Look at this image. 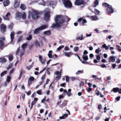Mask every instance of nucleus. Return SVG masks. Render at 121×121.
Returning <instances> with one entry per match:
<instances>
[{
  "label": "nucleus",
  "mask_w": 121,
  "mask_h": 121,
  "mask_svg": "<svg viewBox=\"0 0 121 121\" xmlns=\"http://www.w3.org/2000/svg\"><path fill=\"white\" fill-rule=\"evenodd\" d=\"M56 23H53L51 26L52 27L59 28L61 26L65 25L64 17L62 16L58 15L55 18Z\"/></svg>",
  "instance_id": "obj_1"
},
{
  "label": "nucleus",
  "mask_w": 121,
  "mask_h": 121,
  "mask_svg": "<svg viewBox=\"0 0 121 121\" xmlns=\"http://www.w3.org/2000/svg\"><path fill=\"white\" fill-rule=\"evenodd\" d=\"M42 13L43 12L41 11L32 9L31 11H30L28 12V17L32 15V18L33 19H37L39 17V14Z\"/></svg>",
  "instance_id": "obj_2"
},
{
  "label": "nucleus",
  "mask_w": 121,
  "mask_h": 121,
  "mask_svg": "<svg viewBox=\"0 0 121 121\" xmlns=\"http://www.w3.org/2000/svg\"><path fill=\"white\" fill-rule=\"evenodd\" d=\"M48 27L47 24L43 25L36 29L34 31V33L35 34H38L39 33V31L46 29Z\"/></svg>",
  "instance_id": "obj_3"
},
{
  "label": "nucleus",
  "mask_w": 121,
  "mask_h": 121,
  "mask_svg": "<svg viewBox=\"0 0 121 121\" xmlns=\"http://www.w3.org/2000/svg\"><path fill=\"white\" fill-rule=\"evenodd\" d=\"M45 12L44 14V18L45 20L47 21L48 20L50 17V10L49 9H46L44 11Z\"/></svg>",
  "instance_id": "obj_4"
},
{
  "label": "nucleus",
  "mask_w": 121,
  "mask_h": 121,
  "mask_svg": "<svg viewBox=\"0 0 121 121\" xmlns=\"http://www.w3.org/2000/svg\"><path fill=\"white\" fill-rule=\"evenodd\" d=\"M65 7L67 8H70L72 6V4L69 0H62Z\"/></svg>",
  "instance_id": "obj_5"
},
{
  "label": "nucleus",
  "mask_w": 121,
  "mask_h": 121,
  "mask_svg": "<svg viewBox=\"0 0 121 121\" xmlns=\"http://www.w3.org/2000/svg\"><path fill=\"white\" fill-rule=\"evenodd\" d=\"M28 45V43H25L22 44V49L20 51V56H21L24 54V52L25 51V49L26 48Z\"/></svg>",
  "instance_id": "obj_6"
},
{
  "label": "nucleus",
  "mask_w": 121,
  "mask_h": 121,
  "mask_svg": "<svg viewBox=\"0 0 121 121\" xmlns=\"http://www.w3.org/2000/svg\"><path fill=\"white\" fill-rule=\"evenodd\" d=\"M114 10L111 5L106 3V12L109 13H113Z\"/></svg>",
  "instance_id": "obj_7"
},
{
  "label": "nucleus",
  "mask_w": 121,
  "mask_h": 121,
  "mask_svg": "<svg viewBox=\"0 0 121 121\" xmlns=\"http://www.w3.org/2000/svg\"><path fill=\"white\" fill-rule=\"evenodd\" d=\"M5 39V38L4 37H2L0 38V49L3 48L4 44V41Z\"/></svg>",
  "instance_id": "obj_8"
},
{
  "label": "nucleus",
  "mask_w": 121,
  "mask_h": 121,
  "mask_svg": "<svg viewBox=\"0 0 121 121\" xmlns=\"http://www.w3.org/2000/svg\"><path fill=\"white\" fill-rule=\"evenodd\" d=\"M84 2L83 0H76L74 2V4L76 5H79L83 4Z\"/></svg>",
  "instance_id": "obj_9"
},
{
  "label": "nucleus",
  "mask_w": 121,
  "mask_h": 121,
  "mask_svg": "<svg viewBox=\"0 0 121 121\" xmlns=\"http://www.w3.org/2000/svg\"><path fill=\"white\" fill-rule=\"evenodd\" d=\"M22 15V14L20 12H17L15 14V18L16 19L18 20L21 18Z\"/></svg>",
  "instance_id": "obj_10"
},
{
  "label": "nucleus",
  "mask_w": 121,
  "mask_h": 121,
  "mask_svg": "<svg viewBox=\"0 0 121 121\" xmlns=\"http://www.w3.org/2000/svg\"><path fill=\"white\" fill-rule=\"evenodd\" d=\"M39 61L42 64H44L45 63V61L46 60L45 59L43 58L42 56L40 55H39Z\"/></svg>",
  "instance_id": "obj_11"
},
{
  "label": "nucleus",
  "mask_w": 121,
  "mask_h": 121,
  "mask_svg": "<svg viewBox=\"0 0 121 121\" xmlns=\"http://www.w3.org/2000/svg\"><path fill=\"white\" fill-rule=\"evenodd\" d=\"M55 74L56 75V79L57 81L60 78L61 76L60 74V73L58 71H57L55 72Z\"/></svg>",
  "instance_id": "obj_12"
},
{
  "label": "nucleus",
  "mask_w": 121,
  "mask_h": 121,
  "mask_svg": "<svg viewBox=\"0 0 121 121\" xmlns=\"http://www.w3.org/2000/svg\"><path fill=\"white\" fill-rule=\"evenodd\" d=\"M0 27L1 32L3 33H4L6 29V26L2 24L1 25Z\"/></svg>",
  "instance_id": "obj_13"
},
{
  "label": "nucleus",
  "mask_w": 121,
  "mask_h": 121,
  "mask_svg": "<svg viewBox=\"0 0 121 121\" xmlns=\"http://www.w3.org/2000/svg\"><path fill=\"white\" fill-rule=\"evenodd\" d=\"M15 33L14 31H12L10 35L11 41L10 43H12L13 42L14 38Z\"/></svg>",
  "instance_id": "obj_14"
},
{
  "label": "nucleus",
  "mask_w": 121,
  "mask_h": 121,
  "mask_svg": "<svg viewBox=\"0 0 121 121\" xmlns=\"http://www.w3.org/2000/svg\"><path fill=\"white\" fill-rule=\"evenodd\" d=\"M71 89H69L68 90V92H67V91L66 90H63V91L64 93H66L67 96H68L69 97L71 95Z\"/></svg>",
  "instance_id": "obj_15"
},
{
  "label": "nucleus",
  "mask_w": 121,
  "mask_h": 121,
  "mask_svg": "<svg viewBox=\"0 0 121 121\" xmlns=\"http://www.w3.org/2000/svg\"><path fill=\"white\" fill-rule=\"evenodd\" d=\"M34 78L33 77H30L28 80V85L29 86L32 83L31 82L33 81L34 80Z\"/></svg>",
  "instance_id": "obj_16"
},
{
  "label": "nucleus",
  "mask_w": 121,
  "mask_h": 121,
  "mask_svg": "<svg viewBox=\"0 0 121 121\" xmlns=\"http://www.w3.org/2000/svg\"><path fill=\"white\" fill-rule=\"evenodd\" d=\"M35 43L36 47H42V42L39 43L38 41H35Z\"/></svg>",
  "instance_id": "obj_17"
},
{
  "label": "nucleus",
  "mask_w": 121,
  "mask_h": 121,
  "mask_svg": "<svg viewBox=\"0 0 121 121\" xmlns=\"http://www.w3.org/2000/svg\"><path fill=\"white\" fill-rule=\"evenodd\" d=\"M19 3L18 2V0H15L14 4V7L15 8H17L19 6Z\"/></svg>",
  "instance_id": "obj_18"
},
{
  "label": "nucleus",
  "mask_w": 121,
  "mask_h": 121,
  "mask_svg": "<svg viewBox=\"0 0 121 121\" xmlns=\"http://www.w3.org/2000/svg\"><path fill=\"white\" fill-rule=\"evenodd\" d=\"M63 52L65 56L67 57H70L73 54V53L71 52H65L64 51H63Z\"/></svg>",
  "instance_id": "obj_19"
},
{
  "label": "nucleus",
  "mask_w": 121,
  "mask_h": 121,
  "mask_svg": "<svg viewBox=\"0 0 121 121\" xmlns=\"http://www.w3.org/2000/svg\"><path fill=\"white\" fill-rule=\"evenodd\" d=\"M38 3L39 4L44 5L45 2L44 0H38Z\"/></svg>",
  "instance_id": "obj_20"
},
{
  "label": "nucleus",
  "mask_w": 121,
  "mask_h": 121,
  "mask_svg": "<svg viewBox=\"0 0 121 121\" xmlns=\"http://www.w3.org/2000/svg\"><path fill=\"white\" fill-rule=\"evenodd\" d=\"M84 38L83 37V35L81 34L79 36H77L76 39L82 40L84 39Z\"/></svg>",
  "instance_id": "obj_21"
},
{
  "label": "nucleus",
  "mask_w": 121,
  "mask_h": 121,
  "mask_svg": "<svg viewBox=\"0 0 121 121\" xmlns=\"http://www.w3.org/2000/svg\"><path fill=\"white\" fill-rule=\"evenodd\" d=\"M10 3L9 1V0H7L4 1L3 2L4 5L6 6L8 5Z\"/></svg>",
  "instance_id": "obj_22"
},
{
  "label": "nucleus",
  "mask_w": 121,
  "mask_h": 121,
  "mask_svg": "<svg viewBox=\"0 0 121 121\" xmlns=\"http://www.w3.org/2000/svg\"><path fill=\"white\" fill-rule=\"evenodd\" d=\"M44 34L45 35L49 36L51 34V32L50 30H47L44 32Z\"/></svg>",
  "instance_id": "obj_23"
},
{
  "label": "nucleus",
  "mask_w": 121,
  "mask_h": 121,
  "mask_svg": "<svg viewBox=\"0 0 121 121\" xmlns=\"http://www.w3.org/2000/svg\"><path fill=\"white\" fill-rule=\"evenodd\" d=\"M10 13L9 12H8L6 15V17L3 16V18L5 20H9V19L8 17V16H10Z\"/></svg>",
  "instance_id": "obj_24"
},
{
  "label": "nucleus",
  "mask_w": 121,
  "mask_h": 121,
  "mask_svg": "<svg viewBox=\"0 0 121 121\" xmlns=\"http://www.w3.org/2000/svg\"><path fill=\"white\" fill-rule=\"evenodd\" d=\"M6 59L4 57H1L0 58V62L2 63H4L6 62Z\"/></svg>",
  "instance_id": "obj_25"
},
{
  "label": "nucleus",
  "mask_w": 121,
  "mask_h": 121,
  "mask_svg": "<svg viewBox=\"0 0 121 121\" xmlns=\"http://www.w3.org/2000/svg\"><path fill=\"white\" fill-rule=\"evenodd\" d=\"M82 58L84 60H87L88 59V56L87 55H83Z\"/></svg>",
  "instance_id": "obj_26"
},
{
  "label": "nucleus",
  "mask_w": 121,
  "mask_h": 121,
  "mask_svg": "<svg viewBox=\"0 0 121 121\" xmlns=\"http://www.w3.org/2000/svg\"><path fill=\"white\" fill-rule=\"evenodd\" d=\"M56 4V2L53 1H51L50 3V5L51 6H52V7L55 6Z\"/></svg>",
  "instance_id": "obj_27"
},
{
  "label": "nucleus",
  "mask_w": 121,
  "mask_h": 121,
  "mask_svg": "<svg viewBox=\"0 0 121 121\" xmlns=\"http://www.w3.org/2000/svg\"><path fill=\"white\" fill-rule=\"evenodd\" d=\"M99 4V1L98 0H95L93 4V6L94 7H95L98 5Z\"/></svg>",
  "instance_id": "obj_28"
},
{
  "label": "nucleus",
  "mask_w": 121,
  "mask_h": 121,
  "mask_svg": "<svg viewBox=\"0 0 121 121\" xmlns=\"http://www.w3.org/2000/svg\"><path fill=\"white\" fill-rule=\"evenodd\" d=\"M68 115L67 114H64L61 117H60L59 118L60 119H63L65 118H66L68 117Z\"/></svg>",
  "instance_id": "obj_29"
},
{
  "label": "nucleus",
  "mask_w": 121,
  "mask_h": 121,
  "mask_svg": "<svg viewBox=\"0 0 121 121\" xmlns=\"http://www.w3.org/2000/svg\"><path fill=\"white\" fill-rule=\"evenodd\" d=\"M116 57L115 56H111L110 57V59L111 61L113 62H114L115 61V58Z\"/></svg>",
  "instance_id": "obj_30"
},
{
  "label": "nucleus",
  "mask_w": 121,
  "mask_h": 121,
  "mask_svg": "<svg viewBox=\"0 0 121 121\" xmlns=\"http://www.w3.org/2000/svg\"><path fill=\"white\" fill-rule=\"evenodd\" d=\"M119 88L118 87L114 88H113L112 91L114 93H116L118 92Z\"/></svg>",
  "instance_id": "obj_31"
},
{
  "label": "nucleus",
  "mask_w": 121,
  "mask_h": 121,
  "mask_svg": "<svg viewBox=\"0 0 121 121\" xmlns=\"http://www.w3.org/2000/svg\"><path fill=\"white\" fill-rule=\"evenodd\" d=\"M52 51H49V52L48 53V56L49 58H52Z\"/></svg>",
  "instance_id": "obj_32"
},
{
  "label": "nucleus",
  "mask_w": 121,
  "mask_h": 121,
  "mask_svg": "<svg viewBox=\"0 0 121 121\" xmlns=\"http://www.w3.org/2000/svg\"><path fill=\"white\" fill-rule=\"evenodd\" d=\"M11 78V77L10 76L8 75L7 76L6 81L8 83L10 82Z\"/></svg>",
  "instance_id": "obj_33"
},
{
  "label": "nucleus",
  "mask_w": 121,
  "mask_h": 121,
  "mask_svg": "<svg viewBox=\"0 0 121 121\" xmlns=\"http://www.w3.org/2000/svg\"><path fill=\"white\" fill-rule=\"evenodd\" d=\"M91 18L94 21L97 20L98 19V18L95 15L92 16Z\"/></svg>",
  "instance_id": "obj_34"
},
{
  "label": "nucleus",
  "mask_w": 121,
  "mask_h": 121,
  "mask_svg": "<svg viewBox=\"0 0 121 121\" xmlns=\"http://www.w3.org/2000/svg\"><path fill=\"white\" fill-rule=\"evenodd\" d=\"M83 72V70H78L76 73V75H78L82 73Z\"/></svg>",
  "instance_id": "obj_35"
},
{
  "label": "nucleus",
  "mask_w": 121,
  "mask_h": 121,
  "mask_svg": "<svg viewBox=\"0 0 121 121\" xmlns=\"http://www.w3.org/2000/svg\"><path fill=\"white\" fill-rule=\"evenodd\" d=\"M20 7L21 9L23 10H24L26 9V7L25 5L23 4H21Z\"/></svg>",
  "instance_id": "obj_36"
},
{
  "label": "nucleus",
  "mask_w": 121,
  "mask_h": 121,
  "mask_svg": "<svg viewBox=\"0 0 121 121\" xmlns=\"http://www.w3.org/2000/svg\"><path fill=\"white\" fill-rule=\"evenodd\" d=\"M23 36L21 35L19 36L17 38V41L18 42H19L21 41L22 39Z\"/></svg>",
  "instance_id": "obj_37"
},
{
  "label": "nucleus",
  "mask_w": 121,
  "mask_h": 121,
  "mask_svg": "<svg viewBox=\"0 0 121 121\" xmlns=\"http://www.w3.org/2000/svg\"><path fill=\"white\" fill-rule=\"evenodd\" d=\"M32 67L33 66L32 65H30L26 67V69L28 70H30L32 68Z\"/></svg>",
  "instance_id": "obj_38"
},
{
  "label": "nucleus",
  "mask_w": 121,
  "mask_h": 121,
  "mask_svg": "<svg viewBox=\"0 0 121 121\" xmlns=\"http://www.w3.org/2000/svg\"><path fill=\"white\" fill-rule=\"evenodd\" d=\"M95 13L96 14L98 15L99 14L100 12L97 9H95Z\"/></svg>",
  "instance_id": "obj_39"
},
{
  "label": "nucleus",
  "mask_w": 121,
  "mask_h": 121,
  "mask_svg": "<svg viewBox=\"0 0 121 121\" xmlns=\"http://www.w3.org/2000/svg\"><path fill=\"white\" fill-rule=\"evenodd\" d=\"M13 25L12 23H11L8 26L9 29H11L13 28Z\"/></svg>",
  "instance_id": "obj_40"
},
{
  "label": "nucleus",
  "mask_w": 121,
  "mask_h": 121,
  "mask_svg": "<svg viewBox=\"0 0 121 121\" xmlns=\"http://www.w3.org/2000/svg\"><path fill=\"white\" fill-rule=\"evenodd\" d=\"M64 47V46L63 45H61L57 49V51H59L60 50L61 48H63Z\"/></svg>",
  "instance_id": "obj_41"
},
{
  "label": "nucleus",
  "mask_w": 121,
  "mask_h": 121,
  "mask_svg": "<svg viewBox=\"0 0 121 121\" xmlns=\"http://www.w3.org/2000/svg\"><path fill=\"white\" fill-rule=\"evenodd\" d=\"M32 38V36L31 35H29L28 37H27L26 39L28 40H31Z\"/></svg>",
  "instance_id": "obj_42"
},
{
  "label": "nucleus",
  "mask_w": 121,
  "mask_h": 121,
  "mask_svg": "<svg viewBox=\"0 0 121 121\" xmlns=\"http://www.w3.org/2000/svg\"><path fill=\"white\" fill-rule=\"evenodd\" d=\"M6 71H5L1 73L0 74L1 76V77L3 76L5 74H6Z\"/></svg>",
  "instance_id": "obj_43"
},
{
  "label": "nucleus",
  "mask_w": 121,
  "mask_h": 121,
  "mask_svg": "<svg viewBox=\"0 0 121 121\" xmlns=\"http://www.w3.org/2000/svg\"><path fill=\"white\" fill-rule=\"evenodd\" d=\"M116 47L117 48V49L119 52L121 51V49L120 46L117 45L116 46Z\"/></svg>",
  "instance_id": "obj_44"
},
{
  "label": "nucleus",
  "mask_w": 121,
  "mask_h": 121,
  "mask_svg": "<svg viewBox=\"0 0 121 121\" xmlns=\"http://www.w3.org/2000/svg\"><path fill=\"white\" fill-rule=\"evenodd\" d=\"M70 79L72 81H73L76 80L77 78L74 77H70Z\"/></svg>",
  "instance_id": "obj_45"
},
{
  "label": "nucleus",
  "mask_w": 121,
  "mask_h": 121,
  "mask_svg": "<svg viewBox=\"0 0 121 121\" xmlns=\"http://www.w3.org/2000/svg\"><path fill=\"white\" fill-rule=\"evenodd\" d=\"M13 56L12 55H10L9 56V60L10 61L12 60L13 59Z\"/></svg>",
  "instance_id": "obj_46"
},
{
  "label": "nucleus",
  "mask_w": 121,
  "mask_h": 121,
  "mask_svg": "<svg viewBox=\"0 0 121 121\" xmlns=\"http://www.w3.org/2000/svg\"><path fill=\"white\" fill-rule=\"evenodd\" d=\"M86 90L87 91L89 92H90L92 90L91 88V87L86 88Z\"/></svg>",
  "instance_id": "obj_47"
},
{
  "label": "nucleus",
  "mask_w": 121,
  "mask_h": 121,
  "mask_svg": "<svg viewBox=\"0 0 121 121\" xmlns=\"http://www.w3.org/2000/svg\"><path fill=\"white\" fill-rule=\"evenodd\" d=\"M53 83V82H52L51 84L50 85V86H49V87L50 88H51L52 89V90H54V88H53V86H52V84Z\"/></svg>",
  "instance_id": "obj_48"
},
{
  "label": "nucleus",
  "mask_w": 121,
  "mask_h": 121,
  "mask_svg": "<svg viewBox=\"0 0 121 121\" xmlns=\"http://www.w3.org/2000/svg\"><path fill=\"white\" fill-rule=\"evenodd\" d=\"M12 65L13 64H10L9 65L8 67L7 68V69H8L11 68L12 67Z\"/></svg>",
  "instance_id": "obj_49"
},
{
  "label": "nucleus",
  "mask_w": 121,
  "mask_h": 121,
  "mask_svg": "<svg viewBox=\"0 0 121 121\" xmlns=\"http://www.w3.org/2000/svg\"><path fill=\"white\" fill-rule=\"evenodd\" d=\"M57 57V56L56 54H55L54 55L52 56V58L54 59H56Z\"/></svg>",
  "instance_id": "obj_50"
},
{
  "label": "nucleus",
  "mask_w": 121,
  "mask_h": 121,
  "mask_svg": "<svg viewBox=\"0 0 121 121\" xmlns=\"http://www.w3.org/2000/svg\"><path fill=\"white\" fill-rule=\"evenodd\" d=\"M22 19H25L26 18V14L25 13H24V14H23L22 15Z\"/></svg>",
  "instance_id": "obj_51"
},
{
  "label": "nucleus",
  "mask_w": 121,
  "mask_h": 121,
  "mask_svg": "<svg viewBox=\"0 0 121 121\" xmlns=\"http://www.w3.org/2000/svg\"><path fill=\"white\" fill-rule=\"evenodd\" d=\"M78 47H75L74 48V49H73V50L74 51V52H76L77 51L78 49Z\"/></svg>",
  "instance_id": "obj_52"
},
{
  "label": "nucleus",
  "mask_w": 121,
  "mask_h": 121,
  "mask_svg": "<svg viewBox=\"0 0 121 121\" xmlns=\"http://www.w3.org/2000/svg\"><path fill=\"white\" fill-rule=\"evenodd\" d=\"M88 53V52L86 50H85L83 52V55H86V54H87Z\"/></svg>",
  "instance_id": "obj_53"
},
{
  "label": "nucleus",
  "mask_w": 121,
  "mask_h": 121,
  "mask_svg": "<svg viewBox=\"0 0 121 121\" xmlns=\"http://www.w3.org/2000/svg\"><path fill=\"white\" fill-rule=\"evenodd\" d=\"M26 93L27 94V95H29L31 94V91H29L27 92H26Z\"/></svg>",
  "instance_id": "obj_54"
},
{
  "label": "nucleus",
  "mask_w": 121,
  "mask_h": 121,
  "mask_svg": "<svg viewBox=\"0 0 121 121\" xmlns=\"http://www.w3.org/2000/svg\"><path fill=\"white\" fill-rule=\"evenodd\" d=\"M45 74H44L42 77L41 78V80H42L43 81V80L45 79Z\"/></svg>",
  "instance_id": "obj_55"
},
{
  "label": "nucleus",
  "mask_w": 121,
  "mask_h": 121,
  "mask_svg": "<svg viewBox=\"0 0 121 121\" xmlns=\"http://www.w3.org/2000/svg\"><path fill=\"white\" fill-rule=\"evenodd\" d=\"M87 22V21L86 19H82V23L83 24H84L86 23Z\"/></svg>",
  "instance_id": "obj_56"
},
{
  "label": "nucleus",
  "mask_w": 121,
  "mask_h": 121,
  "mask_svg": "<svg viewBox=\"0 0 121 121\" xmlns=\"http://www.w3.org/2000/svg\"><path fill=\"white\" fill-rule=\"evenodd\" d=\"M14 69H12L10 71L9 73V74L11 75L12 73L14 72Z\"/></svg>",
  "instance_id": "obj_57"
},
{
  "label": "nucleus",
  "mask_w": 121,
  "mask_h": 121,
  "mask_svg": "<svg viewBox=\"0 0 121 121\" xmlns=\"http://www.w3.org/2000/svg\"><path fill=\"white\" fill-rule=\"evenodd\" d=\"M64 50L66 51H69V49L67 46H66Z\"/></svg>",
  "instance_id": "obj_58"
},
{
  "label": "nucleus",
  "mask_w": 121,
  "mask_h": 121,
  "mask_svg": "<svg viewBox=\"0 0 121 121\" xmlns=\"http://www.w3.org/2000/svg\"><path fill=\"white\" fill-rule=\"evenodd\" d=\"M93 78H95V79H98V77L97 76H96V75H92V77Z\"/></svg>",
  "instance_id": "obj_59"
},
{
  "label": "nucleus",
  "mask_w": 121,
  "mask_h": 121,
  "mask_svg": "<svg viewBox=\"0 0 121 121\" xmlns=\"http://www.w3.org/2000/svg\"><path fill=\"white\" fill-rule=\"evenodd\" d=\"M84 84V82H81L79 84V86H82Z\"/></svg>",
  "instance_id": "obj_60"
},
{
  "label": "nucleus",
  "mask_w": 121,
  "mask_h": 121,
  "mask_svg": "<svg viewBox=\"0 0 121 121\" xmlns=\"http://www.w3.org/2000/svg\"><path fill=\"white\" fill-rule=\"evenodd\" d=\"M37 93L39 95H40L41 94V91L39 90L38 91H37Z\"/></svg>",
  "instance_id": "obj_61"
},
{
  "label": "nucleus",
  "mask_w": 121,
  "mask_h": 121,
  "mask_svg": "<svg viewBox=\"0 0 121 121\" xmlns=\"http://www.w3.org/2000/svg\"><path fill=\"white\" fill-rule=\"evenodd\" d=\"M69 80V78L67 76L66 77V82H68Z\"/></svg>",
  "instance_id": "obj_62"
},
{
  "label": "nucleus",
  "mask_w": 121,
  "mask_h": 121,
  "mask_svg": "<svg viewBox=\"0 0 121 121\" xmlns=\"http://www.w3.org/2000/svg\"><path fill=\"white\" fill-rule=\"evenodd\" d=\"M82 20V18H79L78 20V22H81Z\"/></svg>",
  "instance_id": "obj_63"
},
{
  "label": "nucleus",
  "mask_w": 121,
  "mask_h": 121,
  "mask_svg": "<svg viewBox=\"0 0 121 121\" xmlns=\"http://www.w3.org/2000/svg\"><path fill=\"white\" fill-rule=\"evenodd\" d=\"M120 98L121 97L120 96H118L116 98V99L117 101H119V100Z\"/></svg>",
  "instance_id": "obj_64"
}]
</instances>
